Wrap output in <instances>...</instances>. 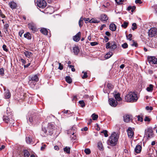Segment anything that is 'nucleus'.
<instances>
[{"mask_svg": "<svg viewBox=\"0 0 157 157\" xmlns=\"http://www.w3.org/2000/svg\"><path fill=\"white\" fill-rule=\"evenodd\" d=\"M47 129L44 127L42 128V131L44 133L42 134L43 136H44V134H46L47 132L49 133V135H51L56 130V126L53 123H49L48 124Z\"/></svg>", "mask_w": 157, "mask_h": 157, "instance_id": "f257e3e1", "label": "nucleus"}, {"mask_svg": "<svg viewBox=\"0 0 157 157\" xmlns=\"http://www.w3.org/2000/svg\"><path fill=\"white\" fill-rule=\"evenodd\" d=\"M118 139V136L115 132H113L109 137L107 141V144L111 146H114L117 144V142Z\"/></svg>", "mask_w": 157, "mask_h": 157, "instance_id": "f03ea898", "label": "nucleus"}, {"mask_svg": "<svg viewBox=\"0 0 157 157\" xmlns=\"http://www.w3.org/2000/svg\"><path fill=\"white\" fill-rule=\"evenodd\" d=\"M125 99L126 101L129 102H134L138 99L137 95L134 92H130L125 97Z\"/></svg>", "mask_w": 157, "mask_h": 157, "instance_id": "7ed1b4c3", "label": "nucleus"}, {"mask_svg": "<svg viewBox=\"0 0 157 157\" xmlns=\"http://www.w3.org/2000/svg\"><path fill=\"white\" fill-rule=\"evenodd\" d=\"M28 27L33 33L37 32V30L36 24L33 22L28 23Z\"/></svg>", "mask_w": 157, "mask_h": 157, "instance_id": "20e7f679", "label": "nucleus"}, {"mask_svg": "<svg viewBox=\"0 0 157 157\" xmlns=\"http://www.w3.org/2000/svg\"><path fill=\"white\" fill-rule=\"evenodd\" d=\"M36 3L39 7L43 9L47 6V3L44 0H37Z\"/></svg>", "mask_w": 157, "mask_h": 157, "instance_id": "39448f33", "label": "nucleus"}, {"mask_svg": "<svg viewBox=\"0 0 157 157\" xmlns=\"http://www.w3.org/2000/svg\"><path fill=\"white\" fill-rule=\"evenodd\" d=\"M157 35V29L155 28H151L148 31V36L150 37L155 36Z\"/></svg>", "mask_w": 157, "mask_h": 157, "instance_id": "423d86ee", "label": "nucleus"}, {"mask_svg": "<svg viewBox=\"0 0 157 157\" xmlns=\"http://www.w3.org/2000/svg\"><path fill=\"white\" fill-rule=\"evenodd\" d=\"M147 60L151 65L157 63V59L155 56H147Z\"/></svg>", "mask_w": 157, "mask_h": 157, "instance_id": "0eeeda50", "label": "nucleus"}, {"mask_svg": "<svg viewBox=\"0 0 157 157\" xmlns=\"http://www.w3.org/2000/svg\"><path fill=\"white\" fill-rule=\"evenodd\" d=\"M110 42H108L106 44V48L107 49L110 48L112 51L114 50L117 47V45L114 42H112L110 45Z\"/></svg>", "mask_w": 157, "mask_h": 157, "instance_id": "6e6552de", "label": "nucleus"}, {"mask_svg": "<svg viewBox=\"0 0 157 157\" xmlns=\"http://www.w3.org/2000/svg\"><path fill=\"white\" fill-rule=\"evenodd\" d=\"M109 105L115 107L117 105V102L113 98H109Z\"/></svg>", "mask_w": 157, "mask_h": 157, "instance_id": "1a4fd4ad", "label": "nucleus"}, {"mask_svg": "<svg viewBox=\"0 0 157 157\" xmlns=\"http://www.w3.org/2000/svg\"><path fill=\"white\" fill-rule=\"evenodd\" d=\"M127 132L128 136L129 138H131L133 137L134 133L132 128L129 127L127 130Z\"/></svg>", "mask_w": 157, "mask_h": 157, "instance_id": "9d476101", "label": "nucleus"}, {"mask_svg": "<svg viewBox=\"0 0 157 157\" xmlns=\"http://www.w3.org/2000/svg\"><path fill=\"white\" fill-rule=\"evenodd\" d=\"M146 133V135L147 136L148 138H151L152 137L153 134L152 128H147Z\"/></svg>", "mask_w": 157, "mask_h": 157, "instance_id": "9b49d317", "label": "nucleus"}, {"mask_svg": "<svg viewBox=\"0 0 157 157\" xmlns=\"http://www.w3.org/2000/svg\"><path fill=\"white\" fill-rule=\"evenodd\" d=\"M132 117L128 115H124L123 117L124 121L126 123H128L132 120Z\"/></svg>", "mask_w": 157, "mask_h": 157, "instance_id": "f8f14e48", "label": "nucleus"}, {"mask_svg": "<svg viewBox=\"0 0 157 157\" xmlns=\"http://www.w3.org/2000/svg\"><path fill=\"white\" fill-rule=\"evenodd\" d=\"M81 35V33L78 32L75 36L73 37V39L74 41L76 42H78L80 39V36Z\"/></svg>", "mask_w": 157, "mask_h": 157, "instance_id": "ddd939ff", "label": "nucleus"}, {"mask_svg": "<svg viewBox=\"0 0 157 157\" xmlns=\"http://www.w3.org/2000/svg\"><path fill=\"white\" fill-rule=\"evenodd\" d=\"M113 94L115 99L117 101H120L122 100V98L120 97V93H113Z\"/></svg>", "mask_w": 157, "mask_h": 157, "instance_id": "4468645a", "label": "nucleus"}, {"mask_svg": "<svg viewBox=\"0 0 157 157\" xmlns=\"http://www.w3.org/2000/svg\"><path fill=\"white\" fill-rule=\"evenodd\" d=\"M100 19L102 21L106 22L108 19V17L106 14H103L101 15Z\"/></svg>", "mask_w": 157, "mask_h": 157, "instance_id": "2eb2a0df", "label": "nucleus"}, {"mask_svg": "<svg viewBox=\"0 0 157 157\" xmlns=\"http://www.w3.org/2000/svg\"><path fill=\"white\" fill-rule=\"evenodd\" d=\"M142 149V147L140 145H137L135 148V151L137 153H140Z\"/></svg>", "mask_w": 157, "mask_h": 157, "instance_id": "dca6fc26", "label": "nucleus"}, {"mask_svg": "<svg viewBox=\"0 0 157 157\" xmlns=\"http://www.w3.org/2000/svg\"><path fill=\"white\" fill-rule=\"evenodd\" d=\"M35 117L34 115L30 116L29 118L28 122L29 123H33L35 120Z\"/></svg>", "mask_w": 157, "mask_h": 157, "instance_id": "f3484780", "label": "nucleus"}, {"mask_svg": "<svg viewBox=\"0 0 157 157\" xmlns=\"http://www.w3.org/2000/svg\"><path fill=\"white\" fill-rule=\"evenodd\" d=\"M24 54L26 57L29 58L31 57L33 55L32 52L26 51L24 52Z\"/></svg>", "mask_w": 157, "mask_h": 157, "instance_id": "a211bd4d", "label": "nucleus"}, {"mask_svg": "<svg viewBox=\"0 0 157 157\" xmlns=\"http://www.w3.org/2000/svg\"><path fill=\"white\" fill-rule=\"evenodd\" d=\"M36 82L34 81L31 79H30L29 81V84L31 87L33 88L36 85Z\"/></svg>", "mask_w": 157, "mask_h": 157, "instance_id": "6ab92c4d", "label": "nucleus"}, {"mask_svg": "<svg viewBox=\"0 0 157 157\" xmlns=\"http://www.w3.org/2000/svg\"><path fill=\"white\" fill-rule=\"evenodd\" d=\"M109 29L113 31H115L116 29V26L113 23L109 25Z\"/></svg>", "mask_w": 157, "mask_h": 157, "instance_id": "aec40b11", "label": "nucleus"}, {"mask_svg": "<svg viewBox=\"0 0 157 157\" xmlns=\"http://www.w3.org/2000/svg\"><path fill=\"white\" fill-rule=\"evenodd\" d=\"M73 50L75 54L76 55L78 54L79 51V49L78 47L75 46L73 48Z\"/></svg>", "mask_w": 157, "mask_h": 157, "instance_id": "412c9836", "label": "nucleus"}, {"mask_svg": "<svg viewBox=\"0 0 157 157\" xmlns=\"http://www.w3.org/2000/svg\"><path fill=\"white\" fill-rule=\"evenodd\" d=\"M98 147L100 151H103L104 150V148L101 142H99L98 143Z\"/></svg>", "mask_w": 157, "mask_h": 157, "instance_id": "4be33fe9", "label": "nucleus"}, {"mask_svg": "<svg viewBox=\"0 0 157 157\" xmlns=\"http://www.w3.org/2000/svg\"><path fill=\"white\" fill-rule=\"evenodd\" d=\"M10 93L8 90H7L5 94V97L6 98H9L10 97Z\"/></svg>", "mask_w": 157, "mask_h": 157, "instance_id": "5701e85b", "label": "nucleus"}, {"mask_svg": "<svg viewBox=\"0 0 157 157\" xmlns=\"http://www.w3.org/2000/svg\"><path fill=\"white\" fill-rule=\"evenodd\" d=\"M24 157H29L30 154L27 150H25L23 151Z\"/></svg>", "mask_w": 157, "mask_h": 157, "instance_id": "b1692460", "label": "nucleus"}, {"mask_svg": "<svg viewBox=\"0 0 157 157\" xmlns=\"http://www.w3.org/2000/svg\"><path fill=\"white\" fill-rule=\"evenodd\" d=\"M24 36L25 38H27L29 40H30L31 39V36L29 33H27L26 34H24Z\"/></svg>", "mask_w": 157, "mask_h": 157, "instance_id": "393cba45", "label": "nucleus"}, {"mask_svg": "<svg viewBox=\"0 0 157 157\" xmlns=\"http://www.w3.org/2000/svg\"><path fill=\"white\" fill-rule=\"evenodd\" d=\"M153 86L152 85L150 84L146 89L147 91L148 92H152L153 90Z\"/></svg>", "mask_w": 157, "mask_h": 157, "instance_id": "a878e982", "label": "nucleus"}, {"mask_svg": "<svg viewBox=\"0 0 157 157\" xmlns=\"http://www.w3.org/2000/svg\"><path fill=\"white\" fill-rule=\"evenodd\" d=\"M9 5L10 7L13 9L15 8L17 6L16 3L14 2H11L10 3Z\"/></svg>", "mask_w": 157, "mask_h": 157, "instance_id": "bb28decb", "label": "nucleus"}, {"mask_svg": "<svg viewBox=\"0 0 157 157\" xmlns=\"http://www.w3.org/2000/svg\"><path fill=\"white\" fill-rule=\"evenodd\" d=\"M40 32L43 34L45 35H47L48 33V31L45 28H42L40 30Z\"/></svg>", "mask_w": 157, "mask_h": 157, "instance_id": "cd10ccee", "label": "nucleus"}, {"mask_svg": "<svg viewBox=\"0 0 157 157\" xmlns=\"http://www.w3.org/2000/svg\"><path fill=\"white\" fill-rule=\"evenodd\" d=\"M113 55V53L111 52H109L105 56V58L107 59Z\"/></svg>", "mask_w": 157, "mask_h": 157, "instance_id": "c85d7f7f", "label": "nucleus"}, {"mask_svg": "<svg viewBox=\"0 0 157 157\" xmlns=\"http://www.w3.org/2000/svg\"><path fill=\"white\" fill-rule=\"evenodd\" d=\"M31 79L34 81H35L36 82L39 80L38 78L36 75H35L34 76H33L31 78Z\"/></svg>", "mask_w": 157, "mask_h": 157, "instance_id": "c756f323", "label": "nucleus"}, {"mask_svg": "<svg viewBox=\"0 0 157 157\" xmlns=\"http://www.w3.org/2000/svg\"><path fill=\"white\" fill-rule=\"evenodd\" d=\"M66 82L69 83H71L72 82V79L69 76H67L65 78Z\"/></svg>", "mask_w": 157, "mask_h": 157, "instance_id": "7c9ffc66", "label": "nucleus"}, {"mask_svg": "<svg viewBox=\"0 0 157 157\" xmlns=\"http://www.w3.org/2000/svg\"><path fill=\"white\" fill-rule=\"evenodd\" d=\"M3 120L6 123H8L10 121V119L6 116H3Z\"/></svg>", "mask_w": 157, "mask_h": 157, "instance_id": "2f4dec72", "label": "nucleus"}, {"mask_svg": "<svg viewBox=\"0 0 157 157\" xmlns=\"http://www.w3.org/2000/svg\"><path fill=\"white\" fill-rule=\"evenodd\" d=\"M70 148L68 147H66L64 148V151L66 152L67 154H69L70 153Z\"/></svg>", "mask_w": 157, "mask_h": 157, "instance_id": "473e14b6", "label": "nucleus"}, {"mask_svg": "<svg viewBox=\"0 0 157 157\" xmlns=\"http://www.w3.org/2000/svg\"><path fill=\"white\" fill-rule=\"evenodd\" d=\"M99 21H98L96 19L92 18L90 21V23H98Z\"/></svg>", "mask_w": 157, "mask_h": 157, "instance_id": "72a5a7b5", "label": "nucleus"}, {"mask_svg": "<svg viewBox=\"0 0 157 157\" xmlns=\"http://www.w3.org/2000/svg\"><path fill=\"white\" fill-rule=\"evenodd\" d=\"M26 140L27 143L28 144H30L33 141L32 139L29 137H26Z\"/></svg>", "mask_w": 157, "mask_h": 157, "instance_id": "f704fd0d", "label": "nucleus"}, {"mask_svg": "<svg viewBox=\"0 0 157 157\" xmlns=\"http://www.w3.org/2000/svg\"><path fill=\"white\" fill-rule=\"evenodd\" d=\"M92 119L94 120H96L97 119L98 117V116L95 114V113L91 115Z\"/></svg>", "mask_w": 157, "mask_h": 157, "instance_id": "c9c22d12", "label": "nucleus"}, {"mask_svg": "<svg viewBox=\"0 0 157 157\" xmlns=\"http://www.w3.org/2000/svg\"><path fill=\"white\" fill-rule=\"evenodd\" d=\"M128 24V22L124 21L123 23L121 25V27L124 28H126L127 27Z\"/></svg>", "mask_w": 157, "mask_h": 157, "instance_id": "e433bc0d", "label": "nucleus"}, {"mask_svg": "<svg viewBox=\"0 0 157 157\" xmlns=\"http://www.w3.org/2000/svg\"><path fill=\"white\" fill-rule=\"evenodd\" d=\"M151 119L149 118L148 116H146L144 119V121L145 122H147V123H149V122L151 121Z\"/></svg>", "mask_w": 157, "mask_h": 157, "instance_id": "4c0bfd02", "label": "nucleus"}, {"mask_svg": "<svg viewBox=\"0 0 157 157\" xmlns=\"http://www.w3.org/2000/svg\"><path fill=\"white\" fill-rule=\"evenodd\" d=\"M83 19L82 17H81L79 21V25L80 27H81L83 25Z\"/></svg>", "mask_w": 157, "mask_h": 157, "instance_id": "58836bf2", "label": "nucleus"}, {"mask_svg": "<svg viewBox=\"0 0 157 157\" xmlns=\"http://www.w3.org/2000/svg\"><path fill=\"white\" fill-rule=\"evenodd\" d=\"M132 29L133 30H134L137 28V25L136 23H133L132 25Z\"/></svg>", "mask_w": 157, "mask_h": 157, "instance_id": "ea45409f", "label": "nucleus"}, {"mask_svg": "<svg viewBox=\"0 0 157 157\" xmlns=\"http://www.w3.org/2000/svg\"><path fill=\"white\" fill-rule=\"evenodd\" d=\"M137 120L138 121H140V122H142L143 121V119L142 117L140 115L137 116Z\"/></svg>", "mask_w": 157, "mask_h": 157, "instance_id": "a19ab883", "label": "nucleus"}, {"mask_svg": "<svg viewBox=\"0 0 157 157\" xmlns=\"http://www.w3.org/2000/svg\"><path fill=\"white\" fill-rule=\"evenodd\" d=\"M84 152L87 155L89 154L91 152L90 150L88 148H86L84 150Z\"/></svg>", "mask_w": 157, "mask_h": 157, "instance_id": "79ce46f5", "label": "nucleus"}, {"mask_svg": "<svg viewBox=\"0 0 157 157\" xmlns=\"http://www.w3.org/2000/svg\"><path fill=\"white\" fill-rule=\"evenodd\" d=\"M127 38L128 40H129L130 41L132 40V35L131 34H129L128 36H127Z\"/></svg>", "mask_w": 157, "mask_h": 157, "instance_id": "37998d69", "label": "nucleus"}, {"mask_svg": "<svg viewBox=\"0 0 157 157\" xmlns=\"http://www.w3.org/2000/svg\"><path fill=\"white\" fill-rule=\"evenodd\" d=\"M82 73H84L83 75L82 76V78L83 79L87 77V73L86 72H84L82 71Z\"/></svg>", "mask_w": 157, "mask_h": 157, "instance_id": "c03bdc74", "label": "nucleus"}, {"mask_svg": "<svg viewBox=\"0 0 157 157\" xmlns=\"http://www.w3.org/2000/svg\"><path fill=\"white\" fill-rule=\"evenodd\" d=\"M107 131L106 130H103L101 132V133H104L105 137H107L108 136V135L107 134Z\"/></svg>", "mask_w": 157, "mask_h": 157, "instance_id": "a18cd8bd", "label": "nucleus"}, {"mask_svg": "<svg viewBox=\"0 0 157 157\" xmlns=\"http://www.w3.org/2000/svg\"><path fill=\"white\" fill-rule=\"evenodd\" d=\"M79 103L81 105V106L83 107L85 106V103L83 101H79Z\"/></svg>", "mask_w": 157, "mask_h": 157, "instance_id": "49530a36", "label": "nucleus"}, {"mask_svg": "<svg viewBox=\"0 0 157 157\" xmlns=\"http://www.w3.org/2000/svg\"><path fill=\"white\" fill-rule=\"evenodd\" d=\"M121 46L123 48H125L128 47V45L127 43H125L122 44Z\"/></svg>", "mask_w": 157, "mask_h": 157, "instance_id": "de8ad7c7", "label": "nucleus"}, {"mask_svg": "<svg viewBox=\"0 0 157 157\" xmlns=\"http://www.w3.org/2000/svg\"><path fill=\"white\" fill-rule=\"evenodd\" d=\"M83 20H84L85 21V22L86 23H87L88 22H90V19L89 18H82Z\"/></svg>", "mask_w": 157, "mask_h": 157, "instance_id": "09e8293b", "label": "nucleus"}, {"mask_svg": "<svg viewBox=\"0 0 157 157\" xmlns=\"http://www.w3.org/2000/svg\"><path fill=\"white\" fill-rule=\"evenodd\" d=\"M132 44H131V45L132 46H135V47L137 46V44L135 42L134 40H132Z\"/></svg>", "mask_w": 157, "mask_h": 157, "instance_id": "8fccbe9b", "label": "nucleus"}, {"mask_svg": "<svg viewBox=\"0 0 157 157\" xmlns=\"http://www.w3.org/2000/svg\"><path fill=\"white\" fill-rule=\"evenodd\" d=\"M124 0H115L117 3L118 4H121Z\"/></svg>", "mask_w": 157, "mask_h": 157, "instance_id": "3c124183", "label": "nucleus"}, {"mask_svg": "<svg viewBox=\"0 0 157 157\" xmlns=\"http://www.w3.org/2000/svg\"><path fill=\"white\" fill-rule=\"evenodd\" d=\"M3 49L6 52L8 51V49L6 48V45L4 44L2 46Z\"/></svg>", "mask_w": 157, "mask_h": 157, "instance_id": "603ef678", "label": "nucleus"}, {"mask_svg": "<svg viewBox=\"0 0 157 157\" xmlns=\"http://www.w3.org/2000/svg\"><path fill=\"white\" fill-rule=\"evenodd\" d=\"M4 74V70L2 68L0 69V75H3Z\"/></svg>", "mask_w": 157, "mask_h": 157, "instance_id": "864d4df0", "label": "nucleus"}, {"mask_svg": "<svg viewBox=\"0 0 157 157\" xmlns=\"http://www.w3.org/2000/svg\"><path fill=\"white\" fill-rule=\"evenodd\" d=\"M46 147V145L45 144H43L42 146L41 147L40 149L42 151H43Z\"/></svg>", "mask_w": 157, "mask_h": 157, "instance_id": "5fc2aeb1", "label": "nucleus"}, {"mask_svg": "<svg viewBox=\"0 0 157 157\" xmlns=\"http://www.w3.org/2000/svg\"><path fill=\"white\" fill-rule=\"evenodd\" d=\"M59 66L58 68L60 70H62L63 69V66L60 63H59Z\"/></svg>", "mask_w": 157, "mask_h": 157, "instance_id": "6e6d98bb", "label": "nucleus"}, {"mask_svg": "<svg viewBox=\"0 0 157 157\" xmlns=\"http://www.w3.org/2000/svg\"><path fill=\"white\" fill-rule=\"evenodd\" d=\"M98 44V43L97 42H94L90 43V45L92 46L96 45Z\"/></svg>", "mask_w": 157, "mask_h": 157, "instance_id": "4d7b16f0", "label": "nucleus"}, {"mask_svg": "<svg viewBox=\"0 0 157 157\" xmlns=\"http://www.w3.org/2000/svg\"><path fill=\"white\" fill-rule=\"evenodd\" d=\"M0 16L3 18L5 17V16L2 13L1 10L0 11Z\"/></svg>", "mask_w": 157, "mask_h": 157, "instance_id": "13d9d810", "label": "nucleus"}, {"mask_svg": "<svg viewBox=\"0 0 157 157\" xmlns=\"http://www.w3.org/2000/svg\"><path fill=\"white\" fill-rule=\"evenodd\" d=\"M146 109L147 110H152L153 109V108L152 107H149L148 106H147L146 107Z\"/></svg>", "mask_w": 157, "mask_h": 157, "instance_id": "bf43d9fd", "label": "nucleus"}, {"mask_svg": "<svg viewBox=\"0 0 157 157\" xmlns=\"http://www.w3.org/2000/svg\"><path fill=\"white\" fill-rule=\"evenodd\" d=\"M73 129H71V130H70L69 131H68V134H69V133H71V134L72 135H74V134L75 133V132H73L72 133V131L73 130Z\"/></svg>", "mask_w": 157, "mask_h": 157, "instance_id": "052dcab7", "label": "nucleus"}, {"mask_svg": "<svg viewBox=\"0 0 157 157\" xmlns=\"http://www.w3.org/2000/svg\"><path fill=\"white\" fill-rule=\"evenodd\" d=\"M141 1V0H136L135 3H136L141 4L142 2Z\"/></svg>", "mask_w": 157, "mask_h": 157, "instance_id": "680f3d73", "label": "nucleus"}, {"mask_svg": "<svg viewBox=\"0 0 157 157\" xmlns=\"http://www.w3.org/2000/svg\"><path fill=\"white\" fill-rule=\"evenodd\" d=\"M54 149L55 150L58 151L59 150V147L57 146H55L54 147Z\"/></svg>", "mask_w": 157, "mask_h": 157, "instance_id": "e2e57ef3", "label": "nucleus"}, {"mask_svg": "<svg viewBox=\"0 0 157 157\" xmlns=\"http://www.w3.org/2000/svg\"><path fill=\"white\" fill-rule=\"evenodd\" d=\"M21 62L23 63V64H25L26 63V61L25 60L23 59L22 58L21 59Z\"/></svg>", "mask_w": 157, "mask_h": 157, "instance_id": "0e129e2a", "label": "nucleus"}, {"mask_svg": "<svg viewBox=\"0 0 157 157\" xmlns=\"http://www.w3.org/2000/svg\"><path fill=\"white\" fill-rule=\"evenodd\" d=\"M104 38H105V42H106L107 41H108L109 40V38L107 36H105Z\"/></svg>", "mask_w": 157, "mask_h": 157, "instance_id": "69168bd1", "label": "nucleus"}, {"mask_svg": "<svg viewBox=\"0 0 157 157\" xmlns=\"http://www.w3.org/2000/svg\"><path fill=\"white\" fill-rule=\"evenodd\" d=\"M8 26H9V25L7 24H6L4 25V29H6L8 28Z\"/></svg>", "mask_w": 157, "mask_h": 157, "instance_id": "338daca9", "label": "nucleus"}, {"mask_svg": "<svg viewBox=\"0 0 157 157\" xmlns=\"http://www.w3.org/2000/svg\"><path fill=\"white\" fill-rule=\"evenodd\" d=\"M30 63H29L28 64L26 65H24V68H27L29 66H30Z\"/></svg>", "mask_w": 157, "mask_h": 157, "instance_id": "774afa93", "label": "nucleus"}]
</instances>
